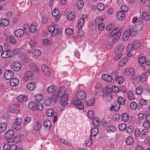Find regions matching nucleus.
I'll list each match as a JSON object with an SVG mask.
<instances>
[{
    "mask_svg": "<svg viewBox=\"0 0 150 150\" xmlns=\"http://www.w3.org/2000/svg\"><path fill=\"white\" fill-rule=\"evenodd\" d=\"M77 100L75 99H72L71 103L75 105V106L80 110H82L84 108V105L81 103V100L84 99L86 94V93L82 91H79L77 92L76 94Z\"/></svg>",
    "mask_w": 150,
    "mask_h": 150,
    "instance_id": "obj_1",
    "label": "nucleus"
},
{
    "mask_svg": "<svg viewBox=\"0 0 150 150\" xmlns=\"http://www.w3.org/2000/svg\"><path fill=\"white\" fill-rule=\"evenodd\" d=\"M137 32L134 27L132 26L130 30L125 31L122 36L123 40L125 41L127 40L130 35L132 37H134Z\"/></svg>",
    "mask_w": 150,
    "mask_h": 150,
    "instance_id": "obj_2",
    "label": "nucleus"
},
{
    "mask_svg": "<svg viewBox=\"0 0 150 150\" xmlns=\"http://www.w3.org/2000/svg\"><path fill=\"white\" fill-rule=\"evenodd\" d=\"M29 108L33 110H37L40 111L43 109V105L40 102L32 101L28 104Z\"/></svg>",
    "mask_w": 150,
    "mask_h": 150,
    "instance_id": "obj_3",
    "label": "nucleus"
},
{
    "mask_svg": "<svg viewBox=\"0 0 150 150\" xmlns=\"http://www.w3.org/2000/svg\"><path fill=\"white\" fill-rule=\"evenodd\" d=\"M124 47L123 45H119L117 47L115 53L116 55L114 59L117 60L120 59L122 56L124 50Z\"/></svg>",
    "mask_w": 150,
    "mask_h": 150,
    "instance_id": "obj_4",
    "label": "nucleus"
},
{
    "mask_svg": "<svg viewBox=\"0 0 150 150\" xmlns=\"http://www.w3.org/2000/svg\"><path fill=\"white\" fill-rule=\"evenodd\" d=\"M14 133V132L13 130L12 129L8 130L5 134L4 137L5 139H7L8 142H10V141H11Z\"/></svg>",
    "mask_w": 150,
    "mask_h": 150,
    "instance_id": "obj_5",
    "label": "nucleus"
},
{
    "mask_svg": "<svg viewBox=\"0 0 150 150\" xmlns=\"http://www.w3.org/2000/svg\"><path fill=\"white\" fill-rule=\"evenodd\" d=\"M12 51L10 50H4L1 53V56L3 58H8L13 56Z\"/></svg>",
    "mask_w": 150,
    "mask_h": 150,
    "instance_id": "obj_6",
    "label": "nucleus"
},
{
    "mask_svg": "<svg viewBox=\"0 0 150 150\" xmlns=\"http://www.w3.org/2000/svg\"><path fill=\"white\" fill-rule=\"evenodd\" d=\"M13 72L11 70H7L4 73V78L6 80H9L11 79L14 76Z\"/></svg>",
    "mask_w": 150,
    "mask_h": 150,
    "instance_id": "obj_7",
    "label": "nucleus"
},
{
    "mask_svg": "<svg viewBox=\"0 0 150 150\" xmlns=\"http://www.w3.org/2000/svg\"><path fill=\"white\" fill-rule=\"evenodd\" d=\"M21 65L20 63L16 62L12 63V68L15 71H18L21 69Z\"/></svg>",
    "mask_w": 150,
    "mask_h": 150,
    "instance_id": "obj_8",
    "label": "nucleus"
},
{
    "mask_svg": "<svg viewBox=\"0 0 150 150\" xmlns=\"http://www.w3.org/2000/svg\"><path fill=\"white\" fill-rule=\"evenodd\" d=\"M68 96V94H65L61 98L59 103L61 105L63 106H65L67 104V100Z\"/></svg>",
    "mask_w": 150,
    "mask_h": 150,
    "instance_id": "obj_9",
    "label": "nucleus"
},
{
    "mask_svg": "<svg viewBox=\"0 0 150 150\" xmlns=\"http://www.w3.org/2000/svg\"><path fill=\"white\" fill-rule=\"evenodd\" d=\"M41 70L44 74L47 76H49L50 74V72L48 66L46 65H42L41 67Z\"/></svg>",
    "mask_w": 150,
    "mask_h": 150,
    "instance_id": "obj_10",
    "label": "nucleus"
},
{
    "mask_svg": "<svg viewBox=\"0 0 150 150\" xmlns=\"http://www.w3.org/2000/svg\"><path fill=\"white\" fill-rule=\"evenodd\" d=\"M134 28L138 32L141 30L143 28V24L141 21H139L136 23V25H133Z\"/></svg>",
    "mask_w": 150,
    "mask_h": 150,
    "instance_id": "obj_11",
    "label": "nucleus"
},
{
    "mask_svg": "<svg viewBox=\"0 0 150 150\" xmlns=\"http://www.w3.org/2000/svg\"><path fill=\"white\" fill-rule=\"evenodd\" d=\"M104 101L106 103L110 102L112 99V95L111 94H104L103 95Z\"/></svg>",
    "mask_w": 150,
    "mask_h": 150,
    "instance_id": "obj_12",
    "label": "nucleus"
},
{
    "mask_svg": "<svg viewBox=\"0 0 150 150\" xmlns=\"http://www.w3.org/2000/svg\"><path fill=\"white\" fill-rule=\"evenodd\" d=\"M124 73L130 76H133L135 73L134 70L132 68H127L124 71Z\"/></svg>",
    "mask_w": 150,
    "mask_h": 150,
    "instance_id": "obj_13",
    "label": "nucleus"
},
{
    "mask_svg": "<svg viewBox=\"0 0 150 150\" xmlns=\"http://www.w3.org/2000/svg\"><path fill=\"white\" fill-rule=\"evenodd\" d=\"M24 34V31L21 29H18L14 32L15 35L17 37H21L23 36Z\"/></svg>",
    "mask_w": 150,
    "mask_h": 150,
    "instance_id": "obj_14",
    "label": "nucleus"
},
{
    "mask_svg": "<svg viewBox=\"0 0 150 150\" xmlns=\"http://www.w3.org/2000/svg\"><path fill=\"white\" fill-rule=\"evenodd\" d=\"M36 84L35 83L33 82H29L26 86L27 88L30 91H33L36 88Z\"/></svg>",
    "mask_w": 150,
    "mask_h": 150,
    "instance_id": "obj_15",
    "label": "nucleus"
},
{
    "mask_svg": "<svg viewBox=\"0 0 150 150\" xmlns=\"http://www.w3.org/2000/svg\"><path fill=\"white\" fill-rule=\"evenodd\" d=\"M111 107L112 110L115 111H118L120 108H122L123 107L122 106L121 107L118 102L116 101L114 102L113 105H112Z\"/></svg>",
    "mask_w": 150,
    "mask_h": 150,
    "instance_id": "obj_16",
    "label": "nucleus"
},
{
    "mask_svg": "<svg viewBox=\"0 0 150 150\" xmlns=\"http://www.w3.org/2000/svg\"><path fill=\"white\" fill-rule=\"evenodd\" d=\"M102 79L107 82H111L113 79L112 77L110 75L105 74H103L102 76Z\"/></svg>",
    "mask_w": 150,
    "mask_h": 150,
    "instance_id": "obj_17",
    "label": "nucleus"
},
{
    "mask_svg": "<svg viewBox=\"0 0 150 150\" xmlns=\"http://www.w3.org/2000/svg\"><path fill=\"white\" fill-rule=\"evenodd\" d=\"M38 25L35 23H33L30 25L29 28L30 31L32 33L35 32L37 30Z\"/></svg>",
    "mask_w": 150,
    "mask_h": 150,
    "instance_id": "obj_18",
    "label": "nucleus"
},
{
    "mask_svg": "<svg viewBox=\"0 0 150 150\" xmlns=\"http://www.w3.org/2000/svg\"><path fill=\"white\" fill-rule=\"evenodd\" d=\"M9 24V21L7 18L1 19L0 21V25L2 27H6Z\"/></svg>",
    "mask_w": 150,
    "mask_h": 150,
    "instance_id": "obj_19",
    "label": "nucleus"
},
{
    "mask_svg": "<svg viewBox=\"0 0 150 150\" xmlns=\"http://www.w3.org/2000/svg\"><path fill=\"white\" fill-rule=\"evenodd\" d=\"M19 83V81L17 78L11 79L10 80V83L12 86H17Z\"/></svg>",
    "mask_w": 150,
    "mask_h": 150,
    "instance_id": "obj_20",
    "label": "nucleus"
},
{
    "mask_svg": "<svg viewBox=\"0 0 150 150\" xmlns=\"http://www.w3.org/2000/svg\"><path fill=\"white\" fill-rule=\"evenodd\" d=\"M7 125L5 122H2L0 124V133L4 132L7 129Z\"/></svg>",
    "mask_w": 150,
    "mask_h": 150,
    "instance_id": "obj_21",
    "label": "nucleus"
},
{
    "mask_svg": "<svg viewBox=\"0 0 150 150\" xmlns=\"http://www.w3.org/2000/svg\"><path fill=\"white\" fill-rule=\"evenodd\" d=\"M10 110L13 113H17L19 111L18 105L16 104H13L10 107Z\"/></svg>",
    "mask_w": 150,
    "mask_h": 150,
    "instance_id": "obj_22",
    "label": "nucleus"
},
{
    "mask_svg": "<svg viewBox=\"0 0 150 150\" xmlns=\"http://www.w3.org/2000/svg\"><path fill=\"white\" fill-rule=\"evenodd\" d=\"M41 125L40 122L39 121H37L35 122L33 125V128L35 130L38 131L41 128Z\"/></svg>",
    "mask_w": 150,
    "mask_h": 150,
    "instance_id": "obj_23",
    "label": "nucleus"
},
{
    "mask_svg": "<svg viewBox=\"0 0 150 150\" xmlns=\"http://www.w3.org/2000/svg\"><path fill=\"white\" fill-rule=\"evenodd\" d=\"M102 91L104 94H111L112 93V89L108 86L103 87L102 89Z\"/></svg>",
    "mask_w": 150,
    "mask_h": 150,
    "instance_id": "obj_24",
    "label": "nucleus"
},
{
    "mask_svg": "<svg viewBox=\"0 0 150 150\" xmlns=\"http://www.w3.org/2000/svg\"><path fill=\"white\" fill-rule=\"evenodd\" d=\"M25 77L24 80L25 81H27L28 79L31 78L33 76V73L30 71H28L25 73Z\"/></svg>",
    "mask_w": 150,
    "mask_h": 150,
    "instance_id": "obj_25",
    "label": "nucleus"
},
{
    "mask_svg": "<svg viewBox=\"0 0 150 150\" xmlns=\"http://www.w3.org/2000/svg\"><path fill=\"white\" fill-rule=\"evenodd\" d=\"M125 13L121 11H119L117 13V17L120 20L124 19L125 18Z\"/></svg>",
    "mask_w": 150,
    "mask_h": 150,
    "instance_id": "obj_26",
    "label": "nucleus"
},
{
    "mask_svg": "<svg viewBox=\"0 0 150 150\" xmlns=\"http://www.w3.org/2000/svg\"><path fill=\"white\" fill-rule=\"evenodd\" d=\"M99 130L98 129L95 127L93 128L91 130V134L90 135L93 136H96L98 133Z\"/></svg>",
    "mask_w": 150,
    "mask_h": 150,
    "instance_id": "obj_27",
    "label": "nucleus"
},
{
    "mask_svg": "<svg viewBox=\"0 0 150 150\" xmlns=\"http://www.w3.org/2000/svg\"><path fill=\"white\" fill-rule=\"evenodd\" d=\"M76 16V15L74 11H71L67 15V18L70 21L74 20Z\"/></svg>",
    "mask_w": 150,
    "mask_h": 150,
    "instance_id": "obj_28",
    "label": "nucleus"
},
{
    "mask_svg": "<svg viewBox=\"0 0 150 150\" xmlns=\"http://www.w3.org/2000/svg\"><path fill=\"white\" fill-rule=\"evenodd\" d=\"M120 30V28L119 27L115 28L110 32V36L112 37L116 35L118 32H121Z\"/></svg>",
    "mask_w": 150,
    "mask_h": 150,
    "instance_id": "obj_29",
    "label": "nucleus"
},
{
    "mask_svg": "<svg viewBox=\"0 0 150 150\" xmlns=\"http://www.w3.org/2000/svg\"><path fill=\"white\" fill-rule=\"evenodd\" d=\"M134 141V139L132 136H129L126 139V142L127 145L130 146L133 143Z\"/></svg>",
    "mask_w": 150,
    "mask_h": 150,
    "instance_id": "obj_30",
    "label": "nucleus"
},
{
    "mask_svg": "<svg viewBox=\"0 0 150 150\" xmlns=\"http://www.w3.org/2000/svg\"><path fill=\"white\" fill-rule=\"evenodd\" d=\"M121 35V33L118 32L116 35L112 37V40L113 42L116 43L119 40Z\"/></svg>",
    "mask_w": 150,
    "mask_h": 150,
    "instance_id": "obj_31",
    "label": "nucleus"
},
{
    "mask_svg": "<svg viewBox=\"0 0 150 150\" xmlns=\"http://www.w3.org/2000/svg\"><path fill=\"white\" fill-rule=\"evenodd\" d=\"M117 128L114 126H110L108 127L107 128V131L108 132L112 133L115 132Z\"/></svg>",
    "mask_w": 150,
    "mask_h": 150,
    "instance_id": "obj_32",
    "label": "nucleus"
},
{
    "mask_svg": "<svg viewBox=\"0 0 150 150\" xmlns=\"http://www.w3.org/2000/svg\"><path fill=\"white\" fill-rule=\"evenodd\" d=\"M142 17L146 21L150 20V13L149 12H143L142 13Z\"/></svg>",
    "mask_w": 150,
    "mask_h": 150,
    "instance_id": "obj_33",
    "label": "nucleus"
},
{
    "mask_svg": "<svg viewBox=\"0 0 150 150\" xmlns=\"http://www.w3.org/2000/svg\"><path fill=\"white\" fill-rule=\"evenodd\" d=\"M56 89V87L54 85H52L47 88V91L48 93H51L54 92Z\"/></svg>",
    "mask_w": 150,
    "mask_h": 150,
    "instance_id": "obj_34",
    "label": "nucleus"
},
{
    "mask_svg": "<svg viewBox=\"0 0 150 150\" xmlns=\"http://www.w3.org/2000/svg\"><path fill=\"white\" fill-rule=\"evenodd\" d=\"M128 59V57H125L123 59H121L119 63V65L120 67H122L124 65Z\"/></svg>",
    "mask_w": 150,
    "mask_h": 150,
    "instance_id": "obj_35",
    "label": "nucleus"
},
{
    "mask_svg": "<svg viewBox=\"0 0 150 150\" xmlns=\"http://www.w3.org/2000/svg\"><path fill=\"white\" fill-rule=\"evenodd\" d=\"M144 118V116L143 114L140 113L138 114V118L137 119V123L140 124L143 120Z\"/></svg>",
    "mask_w": 150,
    "mask_h": 150,
    "instance_id": "obj_36",
    "label": "nucleus"
},
{
    "mask_svg": "<svg viewBox=\"0 0 150 150\" xmlns=\"http://www.w3.org/2000/svg\"><path fill=\"white\" fill-rule=\"evenodd\" d=\"M121 120L124 122H126L128 121L129 119L128 115L126 113L122 114L121 115Z\"/></svg>",
    "mask_w": 150,
    "mask_h": 150,
    "instance_id": "obj_37",
    "label": "nucleus"
},
{
    "mask_svg": "<svg viewBox=\"0 0 150 150\" xmlns=\"http://www.w3.org/2000/svg\"><path fill=\"white\" fill-rule=\"evenodd\" d=\"M17 100L20 102L25 101L27 100L26 97L25 96L20 95L17 97Z\"/></svg>",
    "mask_w": 150,
    "mask_h": 150,
    "instance_id": "obj_38",
    "label": "nucleus"
},
{
    "mask_svg": "<svg viewBox=\"0 0 150 150\" xmlns=\"http://www.w3.org/2000/svg\"><path fill=\"white\" fill-rule=\"evenodd\" d=\"M44 126L45 128H47L50 129L51 127L52 124L50 121L49 120H46L44 122Z\"/></svg>",
    "mask_w": 150,
    "mask_h": 150,
    "instance_id": "obj_39",
    "label": "nucleus"
},
{
    "mask_svg": "<svg viewBox=\"0 0 150 150\" xmlns=\"http://www.w3.org/2000/svg\"><path fill=\"white\" fill-rule=\"evenodd\" d=\"M43 103L46 106H49L51 103L50 99L48 97H45L44 99Z\"/></svg>",
    "mask_w": 150,
    "mask_h": 150,
    "instance_id": "obj_40",
    "label": "nucleus"
},
{
    "mask_svg": "<svg viewBox=\"0 0 150 150\" xmlns=\"http://www.w3.org/2000/svg\"><path fill=\"white\" fill-rule=\"evenodd\" d=\"M120 106L124 105L125 104V102L124 99L121 96H119L117 98V101Z\"/></svg>",
    "mask_w": 150,
    "mask_h": 150,
    "instance_id": "obj_41",
    "label": "nucleus"
},
{
    "mask_svg": "<svg viewBox=\"0 0 150 150\" xmlns=\"http://www.w3.org/2000/svg\"><path fill=\"white\" fill-rule=\"evenodd\" d=\"M149 74V73L147 71H145L140 75L141 79L143 81H145L146 79Z\"/></svg>",
    "mask_w": 150,
    "mask_h": 150,
    "instance_id": "obj_42",
    "label": "nucleus"
},
{
    "mask_svg": "<svg viewBox=\"0 0 150 150\" xmlns=\"http://www.w3.org/2000/svg\"><path fill=\"white\" fill-rule=\"evenodd\" d=\"M54 111L52 109H48L46 112V115L49 117H52L54 114Z\"/></svg>",
    "mask_w": 150,
    "mask_h": 150,
    "instance_id": "obj_43",
    "label": "nucleus"
},
{
    "mask_svg": "<svg viewBox=\"0 0 150 150\" xmlns=\"http://www.w3.org/2000/svg\"><path fill=\"white\" fill-rule=\"evenodd\" d=\"M134 129L132 125L128 126L126 127V130L127 133L130 134L132 133L134 131Z\"/></svg>",
    "mask_w": 150,
    "mask_h": 150,
    "instance_id": "obj_44",
    "label": "nucleus"
},
{
    "mask_svg": "<svg viewBox=\"0 0 150 150\" xmlns=\"http://www.w3.org/2000/svg\"><path fill=\"white\" fill-rule=\"evenodd\" d=\"M93 124L95 127L98 126L100 125L99 118L98 117L93 118Z\"/></svg>",
    "mask_w": 150,
    "mask_h": 150,
    "instance_id": "obj_45",
    "label": "nucleus"
},
{
    "mask_svg": "<svg viewBox=\"0 0 150 150\" xmlns=\"http://www.w3.org/2000/svg\"><path fill=\"white\" fill-rule=\"evenodd\" d=\"M33 54L36 56H39L41 54V52L39 49H34L32 51Z\"/></svg>",
    "mask_w": 150,
    "mask_h": 150,
    "instance_id": "obj_46",
    "label": "nucleus"
},
{
    "mask_svg": "<svg viewBox=\"0 0 150 150\" xmlns=\"http://www.w3.org/2000/svg\"><path fill=\"white\" fill-rule=\"evenodd\" d=\"M141 131V129L136 128L135 129L134 136L135 137H139L142 136Z\"/></svg>",
    "mask_w": 150,
    "mask_h": 150,
    "instance_id": "obj_47",
    "label": "nucleus"
},
{
    "mask_svg": "<svg viewBox=\"0 0 150 150\" xmlns=\"http://www.w3.org/2000/svg\"><path fill=\"white\" fill-rule=\"evenodd\" d=\"M105 6L103 3H100L98 4L97 6V9L100 11H103L105 8Z\"/></svg>",
    "mask_w": 150,
    "mask_h": 150,
    "instance_id": "obj_48",
    "label": "nucleus"
},
{
    "mask_svg": "<svg viewBox=\"0 0 150 150\" xmlns=\"http://www.w3.org/2000/svg\"><path fill=\"white\" fill-rule=\"evenodd\" d=\"M114 24L113 23H109L106 27V30L109 31L112 30L114 28Z\"/></svg>",
    "mask_w": 150,
    "mask_h": 150,
    "instance_id": "obj_49",
    "label": "nucleus"
},
{
    "mask_svg": "<svg viewBox=\"0 0 150 150\" xmlns=\"http://www.w3.org/2000/svg\"><path fill=\"white\" fill-rule=\"evenodd\" d=\"M84 23V20L83 18H81L78 21V28L79 29H81Z\"/></svg>",
    "mask_w": 150,
    "mask_h": 150,
    "instance_id": "obj_50",
    "label": "nucleus"
},
{
    "mask_svg": "<svg viewBox=\"0 0 150 150\" xmlns=\"http://www.w3.org/2000/svg\"><path fill=\"white\" fill-rule=\"evenodd\" d=\"M65 32L67 35H71L74 32L73 30L70 28H68L66 29L65 30Z\"/></svg>",
    "mask_w": 150,
    "mask_h": 150,
    "instance_id": "obj_51",
    "label": "nucleus"
},
{
    "mask_svg": "<svg viewBox=\"0 0 150 150\" xmlns=\"http://www.w3.org/2000/svg\"><path fill=\"white\" fill-rule=\"evenodd\" d=\"M126 50L127 51L131 52V51L134 50V45L132 44H129L127 45L126 47Z\"/></svg>",
    "mask_w": 150,
    "mask_h": 150,
    "instance_id": "obj_52",
    "label": "nucleus"
},
{
    "mask_svg": "<svg viewBox=\"0 0 150 150\" xmlns=\"http://www.w3.org/2000/svg\"><path fill=\"white\" fill-rule=\"evenodd\" d=\"M115 81L117 83L121 84L124 81V79L122 76H117L115 78Z\"/></svg>",
    "mask_w": 150,
    "mask_h": 150,
    "instance_id": "obj_53",
    "label": "nucleus"
},
{
    "mask_svg": "<svg viewBox=\"0 0 150 150\" xmlns=\"http://www.w3.org/2000/svg\"><path fill=\"white\" fill-rule=\"evenodd\" d=\"M84 5V2L82 0H79L77 2V6L78 9L82 8Z\"/></svg>",
    "mask_w": 150,
    "mask_h": 150,
    "instance_id": "obj_54",
    "label": "nucleus"
},
{
    "mask_svg": "<svg viewBox=\"0 0 150 150\" xmlns=\"http://www.w3.org/2000/svg\"><path fill=\"white\" fill-rule=\"evenodd\" d=\"M9 41L11 44L15 45L17 42V41L15 37L13 36H10L9 38Z\"/></svg>",
    "mask_w": 150,
    "mask_h": 150,
    "instance_id": "obj_55",
    "label": "nucleus"
},
{
    "mask_svg": "<svg viewBox=\"0 0 150 150\" xmlns=\"http://www.w3.org/2000/svg\"><path fill=\"white\" fill-rule=\"evenodd\" d=\"M13 127L14 129L16 130H19L22 128L21 125L16 124V123L13 124Z\"/></svg>",
    "mask_w": 150,
    "mask_h": 150,
    "instance_id": "obj_56",
    "label": "nucleus"
},
{
    "mask_svg": "<svg viewBox=\"0 0 150 150\" xmlns=\"http://www.w3.org/2000/svg\"><path fill=\"white\" fill-rule=\"evenodd\" d=\"M126 127L125 124L122 123L119 125L118 126V128L120 130L124 131L126 130Z\"/></svg>",
    "mask_w": 150,
    "mask_h": 150,
    "instance_id": "obj_57",
    "label": "nucleus"
},
{
    "mask_svg": "<svg viewBox=\"0 0 150 150\" xmlns=\"http://www.w3.org/2000/svg\"><path fill=\"white\" fill-rule=\"evenodd\" d=\"M146 60V57L144 56H142L141 57L138 59L139 63L140 64H143L145 62V61Z\"/></svg>",
    "mask_w": 150,
    "mask_h": 150,
    "instance_id": "obj_58",
    "label": "nucleus"
},
{
    "mask_svg": "<svg viewBox=\"0 0 150 150\" xmlns=\"http://www.w3.org/2000/svg\"><path fill=\"white\" fill-rule=\"evenodd\" d=\"M59 98L57 93H54L52 96L51 99L53 102H55Z\"/></svg>",
    "mask_w": 150,
    "mask_h": 150,
    "instance_id": "obj_59",
    "label": "nucleus"
},
{
    "mask_svg": "<svg viewBox=\"0 0 150 150\" xmlns=\"http://www.w3.org/2000/svg\"><path fill=\"white\" fill-rule=\"evenodd\" d=\"M142 125L143 127L146 129H148L150 128V122L145 121L143 122Z\"/></svg>",
    "mask_w": 150,
    "mask_h": 150,
    "instance_id": "obj_60",
    "label": "nucleus"
},
{
    "mask_svg": "<svg viewBox=\"0 0 150 150\" xmlns=\"http://www.w3.org/2000/svg\"><path fill=\"white\" fill-rule=\"evenodd\" d=\"M43 98V96L40 93L37 95L35 97V100L38 102H40L42 100Z\"/></svg>",
    "mask_w": 150,
    "mask_h": 150,
    "instance_id": "obj_61",
    "label": "nucleus"
},
{
    "mask_svg": "<svg viewBox=\"0 0 150 150\" xmlns=\"http://www.w3.org/2000/svg\"><path fill=\"white\" fill-rule=\"evenodd\" d=\"M31 120V118L30 117H25L24 119L23 124L26 125L28 123H30Z\"/></svg>",
    "mask_w": 150,
    "mask_h": 150,
    "instance_id": "obj_62",
    "label": "nucleus"
},
{
    "mask_svg": "<svg viewBox=\"0 0 150 150\" xmlns=\"http://www.w3.org/2000/svg\"><path fill=\"white\" fill-rule=\"evenodd\" d=\"M128 98L130 100H132L135 99L134 94L131 91H129L127 93Z\"/></svg>",
    "mask_w": 150,
    "mask_h": 150,
    "instance_id": "obj_63",
    "label": "nucleus"
},
{
    "mask_svg": "<svg viewBox=\"0 0 150 150\" xmlns=\"http://www.w3.org/2000/svg\"><path fill=\"white\" fill-rule=\"evenodd\" d=\"M13 142L17 143H19L20 140V136L19 135L14 137L13 139Z\"/></svg>",
    "mask_w": 150,
    "mask_h": 150,
    "instance_id": "obj_64",
    "label": "nucleus"
}]
</instances>
